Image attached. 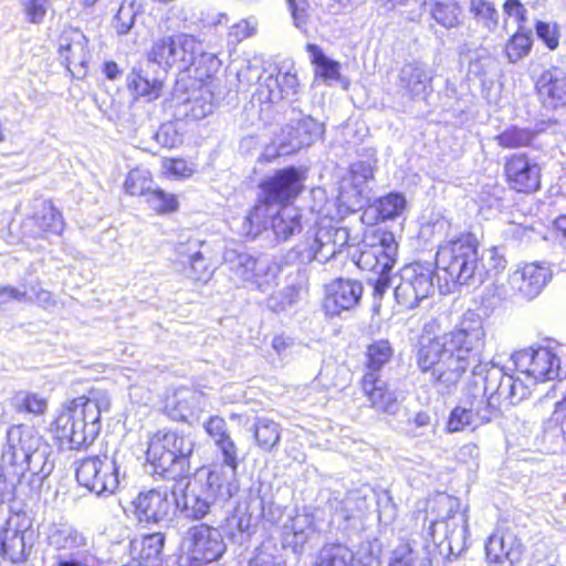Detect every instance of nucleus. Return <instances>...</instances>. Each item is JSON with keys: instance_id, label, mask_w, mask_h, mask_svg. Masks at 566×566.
I'll list each match as a JSON object with an SVG mask.
<instances>
[{"instance_id": "f257e3e1", "label": "nucleus", "mask_w": 566, "mask_h": 566, "mask_svg": "<svg viewBox=\"0 0 566 566\" xmlns=\"http://www.w3.org/2000/svg\"><path fill=\"white\" fill-rule=\"evenodd\" d=\"M348 241L346 228L333 226L331 220H321L285 256L261 258L244 250L227 249L223 260L234 282L265 293L277 285L285 264L305 265L313 261L324 264L340 253Z\"/></svg>"}, {"instance_id": "f03ea898", "label": "nucleus", "mask_w": 566, "mask_h": 566, "mask_svg": "<svg viewBox=\"0 0 566 566\" xmlns=\"http://www.w3.org/2000/svg\"><path fill=\"white\" fill-rule=\"evenodd\" d=\"M484 336L480 315L468 312L449 333L434 338L421 337L418 367L423 374L430 373L439 392L451 394L470 366L479 361Z\"/></svg>"}, {"instance_id": "7ed1b4c3", "label": "nucleus", "mask_w": 566, "mask_h": 566, "mask_svg": "<svg viewBox=\"0 0 566 566\" xmlns=\"http://www.w3.org/2000/svg\"><path fill=\"white\" fill-rule=\"evenodd\" d=\"M111 408L106 390L91 389L87 395L76 397L59 411L52 431L62 443L71 449H82L91 444L101 430V415Z\"/></svg>"}, {"instance_id": "20e7f679", "label": "nucleus", "mask_w": 566, "mask_h": 566, "mask_svg": "<svg viewBox=\"0 0 566 566\" xmlns=\"http://www.w3.org/2000/svg\"><path fill=\"white\" fill-rule=\"evenodd\" d=\"M483 258L478 254V241L471 234H461L444 241L436 253V268L441 294L451 292V284H467L485 277Z\"/></svg>"}, {"instance_id": "39448f33", "label": "nucleus", "mask_w": 566, "mask_h": 566, "mask_svg": "<svg viewBox=\"0 0 566 566\" xmlns=\"http://www.w3.org/2000/svg\"><path fill=\"white\" fill-rule=\"evenodd\" d=\"M458 507V500L447 494L429 501V510L436 517L430 521L428 534L440 553L455 556L465 548L468 537V521Z\"/></svg>"}, {"instance_id": "423d86ee", "label": "nucleus", "mask_w": 566, "mask_h": 566, "mask_svg": "<svg viewBox=\"0 0 566 566\" xmlns=\"http://www.w3.org/2000/svg\"><path fill=\"white\" fill-rule=\"evenodd\" d=\"M239 490H229L223 481L212 480V475L199 472L189 481L180 494L175 495L176 506L189 520H202L219 502H228Z\"/></svg>"}, {"instance_id": "0eeeda50", "label": "nucleus", "mask_w": 566, "mask_h": 566, "mask_svg": "<svg viewBox=\"0 0 566 566\" xmlns=\"http://www.w3.org/2000/svg\"><path fill=\"white\" fill-rule=\"evenodd\" d=\"M192 451L190 437L174 431H158L149 441L147 460L155 473L175 480L186 473Z\"/></svg>"}, {"instance_id": "6e6552de", "label": "nucleus", "mask_w": 566, "mask_h": 566, "mask_svg": "<svg viewBox=\"0 0 566 566\" xmlns=\"http://www.w3.org/2000/svg\"><path fill=\"white\" fill-rule=\"evenodd\" d=\"M8 450L7 457L10 461L20 468L19 474L27 472L44 479L52 471V464L49 463V452L45 446L41 444V439L30 428L23 426H12L7 432Z\"/></svg>"}, {"instance_id": "1a4fd4ad", "label": "nucleus", "mask_w": 566, "mask_h": 566, "mask_svg": "<svg viewBox=\"0 0 566 566\" xmlns=\"http://www.w3.org/2000/svg\"><path fill=\"white\" fill-rule=\"evenodd\" d=\"M125 474L114 455L88 457L78 463L77 482L97 495H111L119 488Z\"/></svg>"}, {"instance_id": "9d476101", "label": "nucleus", "mask_w": 566, "mask_h": 566, "mask_svg": "<svg viewBox=\"0 0 566 566\" xmlns=\"http://www.w3.org/2000/svg\"><path fill=\"white\" fill-rule=\"evenodd\" d=\"M199 51L200 41L193 35H165L154 41L148 60L164 69L177 67L180 71H188Z\"/></svg>"}, {"instance_id": "9b49d317", "label": "nucleus", "mask_w": 566, "mask_h": 566, "mask_svg": "<svg viewBox=\"0 0 566 566\" xmlns=\"http://www.w3.org/2000/svg\"><path fill=\"white\" fill-rule=\"evenodd\" d=\"M398 243L391 232L382 231L364 241L350 253L353 262L363 271L375 274L390 272L396 263Z\"/></svg>"}, {"instance_id": "f8f14e48", "label": "nucleus", "mask_w": 566, "mask_h": 566, "mask_svg": "<svg viewBox=\"0 0 566 566\" xmlns=\"http://www.w3.org/2000/svg\"><path fill=\"white\" fill-rule=\"evenodd\" d=\"M399 280L395 287V297L406 308L418 306L434 289L433 269L430 263L413 262L405 265L400 270Z\"/></svg>"}, {"instance_id": "ddd939ff", "label": "nucleus", "mask_w": 566, "mask_h": 566, "mask_svg": "<svg viewBox=\"0 0 566 566\" xmlns=\"http://www.w3.org/2000/svg\"><path fill=\"white\" fill-rule=\"evenodd\" d=\"M558 347L539 346L521 349L512 355L518 371L535 382L554 380L559 376Z\"/></svg>"}, {"instance_id": "4468645a", "label": "nucleus", "mask_w": 566, "mask_h": 566, "mask_svg": "<svg viewBox=\"0 0 566 566\" xmlns=\"http://www.w3.org/2000/svg\"><path fill=\"white\" fill-rule=\"evenodd\" d=\"M182 551L190 560L200 565L219 559L226 552V544L218 528L201 523L187 531Z\"/></svg>"}, {"instance_id": "2eb2a0df", "label": "nucleus", "mask_w": 566, "mask_h": 566, "mask_svg": "<svg viewBox=\"0 0 566 566\" xmlns=\"http://www.w3.org/2000/svg\"><path fill=\"white\" fill-rule=\"evenodd\" d=\"M300 92V82L292 63L284 62L274 72L261 76L253 98L261 104L293 101Z\"/></svg>"}, {"instance_id": "dca6fc26", "label": "nucleus", "mask_w": 566, "mask_h": 566, "mask_svg": "<svg viewBox=\"0 0 566 566\" xmlns=\"http://www.w3.org/2000/svg\"><path fill=\"white\" fill-rule=\"evenodd\" d=\"M22 240L48 239L60 235L64 229L61 212L49 200L36 199L31 212L21 222Z\"/></svg>"}, {"instance_id": "f3484780", "label": "nucleus", "mask_w": 566, "mask_h": 566, "mask_svg": "<svg viewBox=\"0 0 566 566\" xmlns=\"http://www.w3.org/2000/svg\"><path fill=\"white\" fill-rule=\"evenodd\" d=\"M552 277L551 269L541 262H531L517 266L509 276V287L522 300L537 297Z\"/></svg>"}, {"instance_id": "a211bd4d", "label": "nucleus", "mask_w": 566, "mask_h": 566, "mask_svg": "<svg viewBox=\"0 0 566 566\" xmlns=\"http://www.w3.org/2000/svg\"><path fill=\"white\" fill-rule=\"evenodd\" d=\"M31 531V521L27 514H11L0 528V554L11 563L27 559V534Z\"/></svg>"}, {"instance_id": "6ab92c4d", "label": "nucleus", "mask_w": 566, "mask_h": 566, "mask_svg": "<svg viewBox=\"0 0 566 566\" xmlns=\"http://www.w3.org/2000/svg\"><path fill=\"white\" fill-rule=\"evenodd\" d=\"M495 413L493 401L485 402L483 397L476 395L454 407L447 421V431L450 433L463 431L467 428H476L491 421Z\"/></svg>"}, {"instance_id": "aec40b11", "label": "nucleus", "mask_w": 566, "mask_h": 566, "mask_svg": "<svg viewBox=\"0 0 566 566\" xmlns=\"http://www.w3.org/2000/svg\"><path fill=\"white\" fill-rule=\"evenodd\" d=\"M506 182L511 189L533 193L541 187V167L525 154H514L504 163Z\"/></svg>"}, {"instance_id": "412c9836", "label": "nucleus", "mask_w": 566, "mask_h": 566, "mask_svg": "<svg viewBox=\"0 0 566 566\" xmlns=\"http://www.w3.org/2000/svg\"><path fill=\"white\" fill-rule=\"evenodd\" d=\"M323 132V125L311 116L292 120L282 128L277 154L287 155L311 146L321 138Z\"/></svg>"}, {"instance_id": "4be33fe9", "label": "nucleus", "mask_w": 566, "mask_h": 566, "mask_svg": "<svg viewBox=\"0 0 566 566\" xmlns=\"http://www.w3.org/2000/svg\"><path fill=\"white\" fill-rule=\"evenodd\" d=\"M207 407L208 399L203 392L180 388L167 398L165 410L172 420L192 422L199 419Z\"/></svg>"}, {"instance_id": "5701e85b", "label": "nucleus", "mask_w": 566, "mask_h": 566, "mask_svg": "<svg viewBox=\"0 0 566 566\" xmlns=\"http://www.w3.org/2000/svg\"><path fill=\"white\" fill-rule=\"evenodd\" d=\"M363 295V285L355 280L337 279L326 286L324 308L329 315H339L354 308Z\"/></svg>"}, {"instance_id": "b1692460", "label": "nucleus", "mask_w": 566, "mask_h": 566, "mask_svg": "<svg viewBox=\"0 0 566 566\" xmlns=\"http://www.w3.org/2000/svg\"><path fill=\"white\" fill-rule=\"evenodd\" d=\"M485 554L489 563L513 566L522 558L523 545L512 531H497L489 537Z\"/></svg>"}, {"instance_id": "393cba45", "label": "nucleus", "mask_w": 566, "mask_h": 566, "mask_svg": "<svg viewBox=\"0 0 566 566\" xmlns=\"http://www.w3.org/2000/svg\"><path fill=\"white\" fill-rule=\"evenodd\" d=\"M360 387L364 396L369 402V407L377 412L396 415L398 411V397L395 390L390 389L388 384L379 374L366 371L360 380Z\"/></svg>"}, {"instance_id": "a878e982", "label": "nucleus", "mask_w": 566, "mask_h": 566, "mask_svg": "<svg viewBox=\"0 0 566 566\" xmlns=\"http://www.w3.org/2000/svg\"><path fill=\"white\" fill-rule=\"evenodd\" d=\"M203 244L205 242L200 239L189 238L186 241L180 240L176 251L185 266L187 277L207 283L213 276V270L201 252Z\"/></svg>"}, {"instance_id": "bb28decb", "label": "nucleus", "mask_w": 566, "mask_h": 566, "mask_svg": "<svg viewBox=\"0 0 566 566\" xmlns=\"http://www.w3.org/2000/svg\"><path fill=\"white\" fill-rule=\"evenodd\" d=\"M45 542L57 556H69L74 551L85 547L86 536L66 521L52 522L45 526Z\"/></svg>"}, {"instance_id": "cd10ccee", "label": "nucleus", "mask_w": 566, "mask_h": 566, "mask_svg": "<svg viewBox=\"0 0 566 566\" xmlns=\"http://www.w3.org/2000/svg\"><path fill=\"white\" fill-rule=\"evenodd\" d=\"M305 177L294 167L279 170L263 185L266 199L273 202H285L294 199L303 189Z\"/></svg>"}, {"instance_id": "c85d7f7f", "label": "nucleus", "mask_w": 566, "mask_h": 566, "mask_svg": "<svg viewBox=\"0 0 566 566\" xmlns=\"http://www.w3.org/2000/svg\"><path fill=\"white\" fill-rule=\"evenodd\" d=\"M132 507L139 522L157 523L168 516L171 503L166 492L149 490L140 492L132 502Z\"/></svg>"}, {"instance_id": "c756f323", "label": "nucleus", "mask_w": 566, "mask_h": 566, "mask_svg": "<svg viewBox=\"0 0 566 566\" xmlns=\"http://www.w3.org/2000/svg\"><path fill=\"white\" fill-rule=\"evenodd\" d=\"M60 59L70 72L73 67H83L88 59L87 39L78 29L65 30L60 36Z\"/></svg>"}, {"instance_id": "7c9ffc66", "label": "nucleus", "mask_w": 566, "mask_h": 566, "mask_svg": "<svg viewBox=\"0 0 566 566\" xmlns=\"http://www.w3.org/2000/svg\"><path fill=\"white\" fill-rule=\"evenodd\" d=\"M222 455V463L213 467L207 473L212 475L214 481H223L228 484L229 490H240L238 480V448L233 439L229 436L220 442L216 443Z\"/></svg>"}, {"instance_id": "2f4dec72", "label": "nucleus", "mask_w": 566, "mask_h": 566, "mask_svg": "<svg viewBox=\"0 0 566 566\" xmlns=\"http://www.w3.org/2000/svg\"><path fill=\"white\" fill-rule=\"evenodd\" d=\"M315 533L314 516L305 510L289 514L283 523V542L294 551L303 547Z\"/></svg>"}, {"instance_id": "473e14b6", "label": "nucleus", "mask_w": 566, "mask_h": 566, "mask_svg": "<svg viewBox=\"0 0 566 566\" xmlns=\"http://www.w3.org/2000/svg\"><path fill=\"white\" fill-rule=\"evenodd\" d=\"M537 91L544 107L556 109L566 105V77L556 72H544L538 82Z\"/></svg>"}, {"instance_id": "72a5a7b5", "label": "nucleus", "mask_w": 566, "mask_h": 566, "mask_svg": "<svg viewBox=\"0 0 566 566\" xmlns=\"http://www.w3.org/2000/svg\"><path fill=\"white\" fill-rule=\"evenodd\" d=\"M387 566H430L429 546L409 538L398 544Z\"/></svg>"}, {"instance_id": "f704fd0d", "label": "nucleus", "mask_w": 566, "mask_h": 566, "mask_svg": "<svg viewBox=\"0 0 566 566\" xmlns=\"http://www.w3.org/2000/svg\"><path fill=\"white\" fill-rule=\"evenodd\" d=\"M511 382L512 376L505 375L501 369L492 367L486 371L483 394L480 397H483L485 402L493 401L496 412L502 400L511 405Z\"/></svg>"}, {"instance_id": "c9c22d12", "label": "nucleus", "mask_w": 566, "mask_h": 566, "mask_svg": "<svg viewBox=\"0 0 566 566\" xmlns=\"http://www.w3.org/2000/svg\"><path fill=\"white\" fill-rule=\"evenodd\" d=\"M431 76L426 66L420 63H408L403 65L398 75V85L411 97L426 93Z\"/></svg>"}, {"instance_id": "e433bc0d", "label": "nucleus", "mask_w": 566, "mask_h": 566, "mask_svg": "<svg viewBox=\"0 0 566 566\" xmlns=\"http://www.w3.org/2000/svg\"><path fill=\"white\" fill-rule=\"evenodd\" d=\"M127 86L136 98L151 102L161 96L164 83L142 70H133L127 76Z\"/></svg>"}, {"instance_id": "4c0bfd02", "label": "nucleus", "mask_w": 566, "mask_h": 566, "mask_svg": "<svg viewBox=\"0 0 566 566\" xmlns=\"http://www.w3.org/2000/svg\"><path fill=\"white\" fill-rule=\"evenodd\" d=\"M302 214L294 206H283L277 210L271 220V227L279 240H287L302 228Z\"/></svg>"}, {"instance_id": "58836bf2", "label": "nucleus", "mask_w": 566, "mask_h": 566, "mask_svg": "<svg viewBox=\"0 0 566 566\" xmlns=\"http://www.w3.org/2000/svg\"><path fill=\"white\" fill-rule=\"evenodd\" d=\"M212 93L203 84L193 90L191 95L180 105V113L191 119H202L212 113Z\"/></svg>"}, {"instance_id": "ea45409f", "label": "nucleus", "mask_w": 566, "mask_h": 566, "mask_svg": "<svg viewBox=\"0 0 566 566\" xmlns=\"http://www.w3.org/2000/svg\"><path fill=\"white\" fill-rule=\"evenodd\" d=\"M254 439L264 451H271L280 441V426L269 418H256L254 426Z\"/></svg>"}, {"instance_id": "a19ab883", "label": "nucleus", "mask_w": 566, "mask_h": 566, "mask_svg": "<svg viewBox=\"0 0 566 566\" xmlns=\"http://www.w3.org/2000/svg\"><path fill=\"white\" fill-rule=\"evenodd\" d=\"M272 213H274L273 207L268 202H260L244 217L242 229L240 230L241 233L247 237H256L266 228V218Z\"/></svg>"}, {"instance_id": "79ce46f5", "label": "nucleus", "mask_w": 566, "mask_h": 566, "mask_svg": "<svg viewBox=\"0 0 566 566\" xmlns=\"http://www.w3.org/2000/svg\"><path fill=\"white\" fill-rule=\"evenodd\" d=\"M221 61L216 53L206 52L203 44L200 42V51L195 55L193 76L199 82L203 83L206 80L211 78L220 69Z\"/></svg>"}, {"instance_id": "37998d69", "label": "nucleus", "mask_w": 566, "mask_h": 566, "mask_svg": "<svg viewBox=\"0 0 566 566\" xmlns=\"http://www.w3.org/2000/svg\"><path fill=\"white\" fill-rule=\"evenodd\" d=\"M353 552L340 544L324 546L318 555L315 566H352Z\"/></svg>"}, {"instance_id": "c03bdc74", "label": "nucleus", "mask_w": 566, "mask_h": 566, "mask_svg": "<svg viewBox=\"0 0 566 566\" xmlns=\"http://www.w3.org/2000/svg\"><path fill=\"white\" fill-rule=\"evenodd\" d=\"M144 197L148 208L157 214H168L177 211L179 208L177 197L158 187H153Z\"/></svg>"}, {"instance_id": "a18cd8bd", "label": "nucleus", "mask_w": 566, "mask_h": 566, "mask_svg": "<svg viewBox=\"0 0 566 566\" xmlns=\"http://www.w3.org/2000/svg\"><path fill=\"white\" fill-rule=\"evenodd\" d=\"M155 186L153 176L148 169H132L125 179L124 189L129 196L144 197Z\"/></svg>"}, {"instance_id": "49530a36", "label": "nucleus", "mask_w": 566, "mask_h": 566, "mask_svg": "<svg viewBox=\"0 0 566 566\" xmlns=\"http://www.w3.org/2000/svg\"><path fill=\"white\" fill-rule=\"evenodd\" d=\"M394 355V349L388 340H376L367 348V371L377 373L390 361Z\"/></svg>"}, {"instance_id": "de8ad7c7", "label": "nucleus", "mask_w": 566, "mask_h": 566, "mask_svg": "<svg viewBox=\"0 0 566 566\" xmlns=\"http://www.w3.org/2000/svg\"><path fill=\"white\" fill-rule=\"evenodd\" d=\"M368 509L367 500L358 491L349 492L336 506L335 513L344 521L359 517Z\"/></svg>"}, {"instance_id": "09e8293b", "label": "nucleus", "mask_w": 566, "mask_h": 566, "mask_svg": "<svg viewBox=\"0 0 566 566\" xmlns=\"http://www.w3.org/2000/svg\"><path fill=\"white\" fill-rule=\"evenodd\" d=\"M307 52L311 54L312 63L316 65V73L324 80H337L340 65L338 62L328 59L316 44H307Z\"/></svg>"}, {"instance_id": "8fccbe9b", "label": "nucleus", "mask_w": 566, "mask_h": 566, "mask_svg": "<svg viewBox=\"0 0 566 566\" xmlns=\"http://www.w3.org/2000/svg\"><path fill=\"white\" fill-rule=\"evenodd\" d=\"M138 12L139 8L135 0H124L112 22L116 33L119 35L127 34L132 30Z\"/></svg>"}, {"instance_id": "3c124183", "label": "nucleus", "mask_w": 566, "mask_h": 566, "mask_svg": "<svg viewBox=\"0 0 566 566\" xmlns=\"http://www.w3.org/2000/svg\"><path fill=\"white\" fill-rule=\"evenodd\" d=\"M12 406L19 412L41 415L45 411L46 400L33 392L19 391L12 397Z\"/></svg>"}, {"instance_id": "603ef678", "label": "nucleus", "mask_w": 566, "mask_h": 566, "mask_svg": "<svg viewBox=\"0 0 566 566\" xmlns=\"http://www.w3.org/2000/svg\"><path fill=\"white\" fill-rule=\"evenodd\" d=\"M534 138V133L528 128L510 127L499 134L495 140L504 148H517L528 146Z\"/></svg>"}, {"instance_id": "864d4df0", "label": "nucleus", "mask_w": 566, "mask_h": 566, "mask_svg": "<svg viewBox=\"0 0 566 566\" xmlns=\"http://www.w3.org/2000/svg\"><path fill=\"white\" fill-rule=\"evenodd\" d=\"M165 544V536L161 533H153L146 535L140 541L139 558L146 563L147 566H154V563L159 558Z\"/></svg>"}, {"instance_id": "5fc2aeb1", "label": "nucleus", "mask_w": 566, "mask_h": 566, "mask_svg": "<svg viewBox=\"0 0 566 566\" xmlns=\"http://www.w3.org/2000/svg\"><path fill=\"white\" fill-rule=\"evenodd\" d=\"M20 6L24 20L35 25L42 24L52 10L51 0H20Z\"/></svg>"}, {"instance_id": "6e6d98bb", "label": "nucleus", "mask_w": 566, "mask_h": 566, "mask_svg": "<svg viewBox=\"0 0 566 566\" xmlns=\"http://www.w3.org/2000/svg\"><path fill=\"white\" fill-rule=\"evenodd\" d=\"M407 201L401 193H389L377 202V210L382 220L395 219L406 209Z\"/></svg>"}, {"instance_id": "4d7b16f0", "label": "nucleus", "mask_w": 566, "mask_h": 566, "mask_svg": "<svg viewBox=\"0 0 566 566\" xmlns=\"http://www.w3.org/2000/svg\"><path fill=\"white\" fill-rule=\"evenodd\" d=\"M432 18L447 29L454 28L460 23V8L453 2H437Z\"/></svg>"}, {"instance_id": "13d9d810", "label": "nucleus", "mask_w": 566, "mask_h": 566, "mask_svg": "<svg viewBox=\"0 0 566 566\" xmlns=\"http://www.w3.org/2000/svg\"><path fill=\"white\" fill-rule=\"evenodd\" d=\"M300 290L295 285H287L284 289L271 294L266 300V305L273 312L284 311L292 306L298 300Z\"/></svg>"}, {"instance_id": "bf43d9fd", "label": "nucleus", "mask_w": 566, "mask_h": 566, "mask_svg": "<svg viewBox=\"0 0 566 566\" xmlns=\"http://www.w3.org/2000/svg\"><path fill=\"white\" fill-rule=\"evenodd\" d=\"M532 46V40L527 34L515 33L505 46V53L510 62L515 63L526 56Z\"/></svg>"}, {"instance_id": "052dcab7", "label": "nucleus", "mask_w": 566, "mask_h": 566, "mask_svg": "<svg viewBox=\"0 0 566 566\" xmlns=\"http://www.w3.org/2000/svg\"><path fill=\"white\" fill-rule=\"evenodd\" d=\"M350 178L355 188V203H358L361 196V186L373 178V168L367 161H358L350 167Z\"/></svg>"}, {"instance_id": "680f3d73", "label": "nucleus", "mask_w": 566, "mask_h": 566, "mask_svg": "<svg viewBox=\"0 0 566 566\" xmlns=\"http://www.w3.org/2000/svg\"><path fill=\"white\" fill-rule=\"evenodd\" d=\"M471 11L475 17L484 23L489 29H493L497 24V11L493 4L484 0H472Z\"/></svg>"}, {"instance_id": "e2e57ef3", "label": "nucleus", "mask_w": 566, "mask_h": 566, "mask_svg": "<svg viewBox=\"0 0 566 566\" xmlns=\"http://www.w3.org/2000/svg\"><path fill=\"white\" fill-rule=\"evenodd\" d=\"M156 142L166 148H174L181 144V135L178 132L176 124L165 123L155 134Z\"/></svg>"}, {"instance_id": "0e129e2a", "label": "nucleus", "mask_w": 566, "mask_h": 566, "mask_svg": "<svg viewBox=\"0 0 566 566\" xmlns=\"http://www.w3.org/2000/svg\"><path fill=\"white\" fill-rule=\"evenodd\" d=\"M258 29V21L253 18L243 19L234 23L229 31V38L234 42H241L253 34Z\"/></svg>"}, {"instance_id": "69168bd1", "label": "nucleus", "mask_w": 566, "mask_h": 566, "mask_svg": "<svg viewBox=\"0 0 566 566\" xmlns=\"http://www.w3.org/2000/svg\"><path fill=\"white\" fill-rule=\"evenodd\" d=\"M203 427L206 432L214 441V444L230 436L226 420L219 416L210 417Z\"/></svg>"}, {"instance_id": "338daca9", "label": "nucleus", "mask_w": 566, "mask_h": 566, "mask_svg": "<svg viewBox=\"0 0 566 566\" xmlns=\"http://www.w3.org/2000/svg\"><path fill=\"white\" fill-rule=\"evenodd\" d=\"M250 517L245 514L233 513L226 518L223 530L229 536L234 537L237 533H244L249 530Z\"/></svg>"}, {"instance_id": "774afa93", "label": "nucleus", "mask_w": 566, "mask_h": 566, "mask_svg": "<svg viewBox=\"0 0 566 566\" xmlns=\"http://www.w3.org/2000/svg\"><path fill=\"white\" fill-rule=\"evenodd\" d=\"M164 168L177 178H189L195 172L193 165L188 164L185 159H165Z\"/></svg>"}]
</instances>
